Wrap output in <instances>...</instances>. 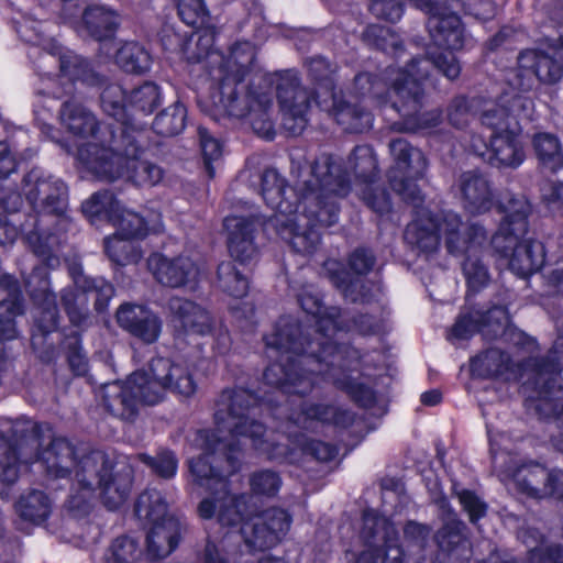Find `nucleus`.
I'll return each instance as SVG.
<instances>
[{
	"label": "nucleus",
	"mask_w": 563,
	"mask_h": 563,
	"mask_svg": "<svg viewBox=\"0 0 563 563\" xmlns=\"http://www.w3.org/2000/svg\"><path fill=\"white\" fill-rule=\"evenodd\" d=\"M404 531L406 539L417 542L420 547L423 545L430 532L428 527L417 522H408Z\"/></svg>",
	"instance_id": "57"
},
{
	"label": "nucleus",
	"mask_w": 563,
	"mask_h": 563,
	"mask_svg": "<svg viewBox=\"0 0 563 563\" xmlns=\"http://www.w3.org/2000/svg\"><path fill=\"white\" fill-rule=\"evenodd\" d=\"M441 399L442 395L438 389H432L421 395V401L427 406H435L441 401Z\"/></svg>",
	"instance_id": "64"
},
{
	"label": "nucleus",
	"mask_w": 563,
	"mask_h": 563,
	"mask_svg": "<svg viewBox=\"0 0 563 563\" xmlns=\"http://www.w3.org/2000/svg\"><path fill=\"white\" fill-rule=\"evenodd\" d=\"M112 144L100 148L90 144L80 151L82 170L102 180L126 178L140 187H153L161 183L163 169L148 161L141 159L140 150L132 133L122 131L121 136L111 132Z\"/></svg>",
	"instance_id": "12"
},
{
	"label": "nucleus",
	"mask_w": 563,
	"mask_h": 563,
	"mask_svg": "<svg viewBox=\"0 0 563 563\" xmlns=\"http://www.w3.org/2000/svg\"><path fill=\"white\" fill-rule=\"evenodd\" d=\"M350 173L355 178L356 194L376 213L390 210V200L385 190L375 186L377 159L369 146H357L349 157L347 167L330 155L319 156L310 169L308 179L302 180L297 205L285 199L284 178L275 169L262 175V196L275 210L267 221L276 233L289 242L294 251L305 255L313 253L320 243L318 224L331 227L338 221L339 209L334 197H344L350 190Z\"/></svg>",
	"instance_id": "2"
},
{
	"label": "nucleus",
	"mask_w": 563,
	"mask_h": 563,
	"mask_svg": "<svg viewBox=\"0 0 563 563\" xmlns=\"http://www.w3.org/2000/svg\"><path fill=\"white\" fill-rule=\"evenodd\" d=\"M277 97L284 128L292 135L300 134L309 121L311 95L299 86L296 71L286 70L278 76Z\"/></svg>",
	"instance_id": "22"
},
{
	"label": "nucleus",
	"mask_w": 563,
	"mask_h": 563,
	"mask_svg": "<svg viewBox=\"0 0 563 563\" xmlns=\"http://www.w3.org/2000/svg\"><path fill=\"white\" fill-rule=\"evenodd\" d=\"M428 77L426 71L408 70L389 67L384 77L378 78L369 74H360L355 77L356 98L367 103L373 99L375 104L385 107L400 114L402 122L399 129L409 132L428 131L437 126L441 120L438 110L420 112L421 87L420 80Z\"/></svg>",
	"instance_id": "10"
},
{
	"label": "nucleus",
	"mask_w": 563,
	"mask_h": 563,
	"mask_svg": "<svg viewBox=\"0 0 563 563\" xmlns=\"http://www.w3.org/2000/svg\"><path fill=\"white\" fill-rule=\"evenodd\" d=\"M199 139L206 169L208 175L213 177L216 170L212 163L218 162L221 158L222 145L203 128L199 129Z\"/></svg>",
	"instance_id": "50"
},
{
	"label": "nucleus",
	"mask_w": 563,
	"mask_h": 563,
	"mask_svg": "<svg viewBox=\"0 0 563 563\" xmlns=\"http://www.w3.org/2000/svg\"><path fill=\"white\" fill-rule=\"evenodd\" d=\"M16 450L12 444L0 435V495L3 498L9 496V486L18 478Z\"/></svg>",
	"instance_id": "44"
},
{
	"label": "nucleus",
	"mask_w": 563,
	"mask_h": 563,
	"mask_svg": "<svg viewBox=\"0 0 563 563\" xmlns=\"http://www.w3.org/2000/svg\"><path fill=\"white\" fill-rule=\"evenodd\" d=\"M371 11L376 18L394 23L402 16L404 8L398 0H372Z\"/></svg>",
	"instance_id": "53"
},
{
	"label": "nucleus",
	"mask_w": 563,
	"mask_h": 563,
	"mask_svg": "<svg viewBox=\"0 0 563 563\" xmlns=\"http://www.w3.org/2000/svg\"><path fill=\"white\" fill-rule=\"evenodd\" d=\"M533 147L543 167L556 172L563 168V152L559 139L551 133H538Z\"/></svg>",
	"instance_id": "38"
},
{
	"label": "nucleus",
	"mask_w": 563,
	"mask_h": 563,
	"mask_svg": "<svg viewBox=\"0 0 563 563\" xmlns=\"http://www.w3.org/2000/svg\"><path fill=\"white\" fill-rule=\"evenodd\" d=\"M313 453L319 460H328L334 455V450L325 443L318 442L312 446Z\"/></svg>",
	"instance_id": "63"
},
{
	"label": "nucleus",
	"mask_w": 563,
	"mask_h": 563,
	"mask_svg": "<svg viewBox=\"0 0 563 563\" xmlns=\"http://www.w3.org/2000/svg\"><path fill=\"white\" fill-rule=\"evenodd\" d=\"M58 119L60 125L75 139H91V141L78 148L77 159L81 168L80 151L86 150L90 144H98L100 148H109L112 144L111 132L117 135V132L111 126H104L101 130L96 115L75 99L66 100L60 106Z\"/></svg>",
	"instance_id": "21"
},
{
	"label": "nucleus",
	"mask_w": 563,
	"mask_h": 563,
	"mask_svg": "<svg viewBox=\"0 0 563 563\" xmlns=\"http://www.w3.org/2000/svg\"><path fill=\"white\" fill-rule=\"evenodd\" d=\"M82 212L90 220L107 219L117 228V232L128 238L143 239L148 233L163 229L159 213L152 212L148 219L124 209L112 194L97 192L82 203Z\"/></svg>",
	"instance_id": "17"
},
{
	"label": "nucleus",
	"mask_w": 563,
	"mask_h": 563,
	"mask_svg": "<svg viewBox=\"0 0 563 563\" xmlns=\"http://www.w3.org/2000/svg\"><path fill=\"white\" fill-rule=\"evenodd\" d=\"M361 539L364 549L355 563H402L404 552L398 543L397 530L375 510L364 512Z\"/></svg>",
	"instance_id": "18"
},
{
	"label": "nucleus",
	"mask_w": 563,
	"mask_h": 563,
	"mask_svg": "<svg viewBox=\"0 0 563 563\" xmlns=\"http://www.w3.org/2000/svg\"><path fill=\"white\" fill-rule=\"evenodd\" d=\"M117 63L125 71L143 74L152 66V56L136 42L123 44L117 52Z\"/></svg>",
	"instance_id": "36"
},
{
	"label": "nucleus",
	"mask_w": 563,
	"mask_h": 563,
	"mask_svg": "<svg viewBox=\"0 0 563 563\" xmlns=\"http://www.w3.org/2000/svg\"><path fill=\"white\" fill-rule=\"evenodd\" d=\"M389 148L395 159V168L389 174L390 186L405 201L418 208L407 225L405 240L419 251L431 254L439 249L443 238L450 253L466 255L463 272L468 287L472 290L484 287L489 276L478 257L486 240L483 229L466 227L453 211L433 216L427 208L419 207L422 198L416 180L423 176L428 166L423 153L402 139L390 142Z\"/></svg>",
	"instance_id": "4"
},
{
	"label": "nucleus",
	"mask_w": 563,
	"mask_h": 563,
	"mask_svg": "<svg viewBox=\"0 0 563 563\" xmlns=\"http://www.w3.org/2000/svg\"><path fill=\"white\" fill-rule=\"evenodd\" d=\"M218 288L229 297L240 299L249 291V279L232 262H223L218 267Z\"/></svg>",
	"instance_id": "40"
},
{
	"label": "nucleus",
	"mask_w": 563,
	"mask_h": 563,
	"mask_svg": "<svg viewBox=\"0 0 563 563\" xmlns=\"http://www.w3.org/2000/svg\"><path fill=\"white\" fill-rule=\"evenodd\" d=\"M69 365L73 368L74 373L77 375H82L87 371V361L85 355H82L79 351L75 350L68 355Z\"/></svg>",
	"instance_id": "60"
},
{
	"label": "nucleus",
	"mask_w": 563,
	"mask_h": 563,
	"mask_svg": "<svg viewBox=\"0 0 563 563\" xmlns=\"http://www.w3.org/2000/svg\"><path fill=\"white\" fill-rule=\"evenodd\" d=\"M563 362V336H560L554 343L552 351L545 361L527 363L522 367L520 378L528 377L523 382L525 393L529 389H537L539 404L537 409L543 413H550L563 420V405L559 404V398H552L553 388L558 383L560 372L559 363Z\"/></svg>",
	"instance_id": "19"
},
{
	"label": "nucleus",
	"mask_w": 563,
	"mask_h": 563,
	"mask_svg": "<svg viewBox=\"0 0 563 563\" xmlns=\"http://www.w3.org/2000/svg\"><path fill=\"white\" fill-rule=\"evenodd\" d=\"M324 269L329 275L331 282L341 289L345 298L352 301H357L358 297L355 295V288L358 285V279L353 277L350 272L342 268V265L335 260H329L324 263Z\"/></svg>",
	"instance_id": "45"
},
{
	"label": "nucleus",
	"mask_w": 563,
	"mask_h": 563,
	"mask_svg": "<svg viewBox=\"0 0 563 563\" xmlns=\"http://www.w3.org/2000/svg\"><path fill=\"white\" fill-rule=\"evenodd\" d=\"M309 70L316 78H325L331 73L330 64L323 57H314L309 63Z\"/></svg>",
	"instance_id": "59"
},
{
	"label": "nucleus",
	"mask_w": 563,
	"mask_h": 563,
	"mask_svg": "<svg viewBox=\"0 0 563 563\" xmlns=\"http://www.w3.org/2000/svg\"><path fill=\"white\" fill-rule=\"evenodd\" d=\"M300 410L292 411L289 416V420H291L295 424L300 426L301 428H309V422L312 420L325 421L332 415L333 408L323 405H307L305 401L300 399L299 401Z\"/></svg>",
	"instance_id": "46"
},
{
	"label": "nucleus",
	"mask_w": 563,
	"mask_h": 563,
	"mask_svg": "<svg viewBox=\"0 0 563 563\" xmlns=\"http://www.w3.org/2000/svg\"><path fill=\"white\" fill-rule=\"evenodd\" d=\"M135 514L141 520L152 523L147 534V551L153 559H163L178 545L181 523L167 515V504L158 490L144 492L135 505Z\"/></svg>",
	"instance_id": "15"
},
{
	"label": "nucleus",
	"mask_w": 563,
	"mask_h": 563,
	"mask_svg": "<svg viewBox=\"0 0 563 563\" xmlns=\"http://www.w3.org/2000/svg\"><path fill=\"white\" fill-rule=\"evenodd\" d=\"M213 36L211 33L198 37L197 45L202 48L197 58H208L212 64H220L212 68L210 75L220 81V99L218 111L233 119L247 118L254 132L263 139L274 137V123L269 114L273 99L267 92L255 93L249 91L241 96L238 86L245 78L255 56L254 46L250 42L236 43L227 58L220 52L212 49Z\"/></svg>",
	"instance_id": "8"
},
{
	"label": "nucleus",
	"mask_w": 563,
	"mask_h": 563,
	"mask_svg": "<svg viewBox=\"0 0 563 563\" xmlns=\"http://www.w3.org/2000/svg\"><path fill=\"white\" fill-rule=\"evenodd\" d=\"M47 474L73 482L68 505L74 511H85L97 500L109 509H118L129 498L133 471L125 462L114 465L101 451L79 455L64 438H55L37 457Z\"/></svg>",
	"instance_id": "5"
},
{
	"label": "nucleus",
	"mask_w": 563,
	"mask_h": 563,
	"mask_svg": "<svg viewBox=\"0 0 563 563\" xmlns=\"http://www.w3.org/2000/svg\"><path fill=\"white\" fill-rule=\"evenodd\" d=\"M349 264L351 271H353L355 275H364L372 269L374 265V257L366 250H356L352 253Z\"/></svg>",
	"instance_id": "55"
},
{
	"label": "nucleus",
	"mask_w": 563,
	"mask_h": 563,
	"mask_svg": "<svg viewBox=\"0 0 563 563\" xmlns=\"http://www.w3.org/2000/svg\"><path fill=\"white\" fill-rule=\"evenodd\" d=\"M117 321L122 329L148 344L156 342L162 333V319L143 305H121L117 311Z\"/></svg>",
	"instance_id": "26"
},
{
	"label": "nucleus",
	"mask_w": 563,
	"mask_h": 563,
	"mask_svg": "<svg viewBox=\"0 0 563 563\" xmlns=\"http://www.w3.org/2000/svg\"><path fill=\"white\" fill-rule=\"evenodd\" d=\"M101 107L108 115L118 121V126L112 128L117 136H121L122 131L132 133L128 125V93L121 85L111 82L102 89Z\"/></svg>",
	"instance_id": "33"
},
{
	"label": "nucleus",
	"mask_w": 563,
	"mask_h": 563,
	"mask_svg": "<svg viewBox=\"0 0 563 563\" xmlns=\"http://www.w3.org/2000/svg\"><path fill=\"white\" fill-rule=\"evenodd\" d=\"M197 385L186 363L165 357L151 361L150 372H134L125 382H112L102 387L107 410L122 419L132 418L139 404L155 405L166 390L184 397L196 393Z\"/></svg>",
	"instance_id": "9"
},
{
	"label": "nucleus",
	"mask_w": 563,
	"mask_h": 563,
	"mask_svg": "<svg viewBox=\"0 0 563 563\" xmlns=\"http://www.w3.org/2000/svg\"><path fill=\"white\" fill-rule=\"evenodd\" d=\"M140 457L162 477L170 478L177 473L178 461L172 451L162 450L155 457L145 454Z\"/></svg>",
	"instance_id": "49"
},
{
	"label": "nucleus",
	"mask_w": 563,
	"mask_h": 563,
	"mask_svg": "<svg viewBox=\"0 0 563 563\" xmlns=\"http://www.w3.org/2000/svg\"><path fill=\"white\" fill-rule=\"evenodd\" d=\"M136 240L115 232L104 240L106 253L113 263L121 266L137 263L142 257V251Z\"/></svg>",
	"instance_id": "35"
},
{
	"label": "nucleus",
	"mask_w": 563,
	"mask_h": 563,
	"mask_svg": "<svg viewBox=\"0 0 563 563\" xmlns=\"http://www.w3.org/2000/svg\"><path fill=\"white\" fill-rule=\"evenodd\" d=\"M378 31L382 34V42H379L378 45L384 51H387L388 48L397 51L401 46L399 38L389 30L379 29Z\"/></svg>",
	"instance_id": "61"
},
{
	"label": "nucleus",
	"mask_w": 563,
	"mask_h": 563,
	"mask_svg": "<svg viewBox=\"0 0 563 563\" xmlns=\"http://www.w3.org/2000/svg\"><path fill=\"white\" fill-rule=\"evenodd\" d=\"M147 266L159 284L173 288L194 282L199 275L198 267L186 256L168 258L154 253L148 257Z\"/></svg>",
	"instance_id": "27"
},
{
	"label": "nucleus",
	"mask_w": 563,
	"mask_h": 563,
	"mask_svg": "<svg viewBox=\"0 0 563 563\" xmlns=\"http://www.w3.org/2000/svg\"><path fill=\"white\" fill-rule=\"evenodd\" d=\"M16 164L5 142H0V178H5L15 170Z\"/></svg>",
	"instance_id": "56"
},
{
	"label": "nucleus",
	"mask_w": 563,
	"mask_h": 563,
	"mask_svg": "<svg viewBox=\"0 0 563 563\" xmlns=\"http://www.w3.org/2000/svg\"><path fill=\"white\" fill-rule=\"evenodd\" d=\"M257 222L258 219L253 217L229 216L224 219L230 255L241 264L252 262L258 254L254 241Z\"/></svg>",
	"instance_id": "25"
},
{
	"label": "nucleus",
	"mask_w": 563,
	"mask_h": 563,
	"mask_svg": "<svg viewBox=\"0 0 563 563\" xmlns=\"http://www.w3.org/2000/svg\"><path fill=\"white\" fill-rule=\"evenodd\" d=\"M75 284L78 289L65 290L62 300L70 322L76 327H81L88 317V302L93 300L96 310L102 311L113 297L114 289L101 277L79 276L75 278Z\"/></svg>",
	"instance_id": "23"
},
{
	"label": "nucleus",
	"mask_w": 563,
	"mask_h": 563,
	"mask_svg": "<svg viewBox=\"0 0 563 563\" xmlns=\"http://www.w3.org/2000/svg\"><path fill=\"white\" fill-rule=\"evenodd\" d=\"M563 75V37L556 45H550L547 52L536 49L523 51L518 56V73L511 86L520 91H528L532 87L533 78L541 82L554 84Z\"/></svg>",
	"instance_id": "20"
},
{
	"label": "nucleus",
	"mask_w": 563,
	"mask_h": 563,
	"mask_svg": "<svg viewBox=\"0 0 563 563\" xmlns=\"http://www.w3.org/2000/svg\"><path fill=\"white\" fill-rule=\"evenodd\" d=\"M460 189L467 212L481 214L493 208L494 196L484 176L473 172L464 173L460 178Z\"/></svg>",
	"instance_id": "31"
},
{
	"label": "nucleus",
	"mask_w": 563,
	"mask_h": 563,
	"mask_svg": "<svg viewBox=\"0 0 563 563\" xmlns=\"http://www.w3.org/2000/svg\"><path fill=\"white\" fill-rule=\"evenodd\" d=\"M531 101L518 93H504L498 103L487 107L481 121L489 132L486 136H473L471 150L478 156L486 157L496 167L516 168L525 161L521 143L512 129L517 117Z\"/></svg>",
	"instance_id": "11"
},
{
	"label": "nucleus",
	"mask_w": 563,
	"mask_h": 563,
	"mask_svg": "<svg viewBox=\"0 0 563 563\" xmlns=\"http://www.w3.org/2000/svg\"><path fill=\"white\" fill-rule=\"evenodd\" d=\"M463 525L460 521L451 520L442 530L437 534V542L439 547L449 552H453L455 545H466L467 541L462 538L461 529Z\"/></svg>",
	"instance_id": "51"
},
{
	"label": "nucleus",
	"mask_w": 563,
	"mask_h": 563,
	"mask_svg": "<svg viewBox=\"0 0 563 563\" xmlns=\"http://www.w3.org/2000/svg\"><path fill=\"white\" fill-rule=\"evenodd\" d=\"M298 301L302 310L316 319L314 339H309L310 332L303 334L292 318H282L274 332L264 338L266 346L280 354L279 362L266 368L265 380L285 394L303 396L312 390L321 376L345 389L363 406L371 404L374 396L369 388L350 377H341L347 371H357L360 355L355 349L338 346L333 342V336L342 329L336 321L340 310L335 307L323 309L312 285L301 289Z\"/></svg>",
	"instance_id": "3"
},
{
	"label": "nucleus",
	"mask_w": 563,
	"mask_h": 563,
	"mask_svg": "<svg viewBox=\"0 0 563 563\" xmlns=\"http://www.w3.org/2000/svg\"><path fill=\"white\" fill-rule=\"evenodd\" d=\"M459 499L465 511H467L472 522H475L485 515L486 506L472 492H461Z\"/></svg>",
	"instance_id": "54"
},
{
	"label": "nucleus",
	"mask_w": 563,
	"mask_h": 563,
	"mask_svg": "<svg viewBox=\"0 0 563 563\" xmlns=\"http://www.w3.org/2000/svg\"><path fill=\"white\" fill-rule=\"evenodd\" d=\"M475 100L468 101L464 97L455 98L449 108V120L456 128H462L473 117Z\"/></svg>",
	"instance_id": "52"
},
{
	"label": "nucleus",
	"mask_w": 563,
	"mask_h": 563,
	"mask_svg": "<svg viewBox=\"0 0 563 563\" xmlns=\"http://www.w3.org/2000/svg\"><path fill=\"white\" fill-rule=\"evenodd\" d=\"M416 8L429 14L428 31L431 44L426 59H413L409 70L426 71L432 64L448 79H455L461 73V66L454 53L462 49L467 37L460 18L448 9V0H410Z\"/></svg>",
	"instance_id": "13"
},
{
	"label": "nucleus",
	"mask_w": 563,
	"mask_h": 563,
	"mask_svg": "<svg viewBox=\"0 0 563 563\" xmlns=\"http://www.w3.org/2000/svg\"><path fill=\"white\" fill-rule=\"evenodd\" d=\"M509 357L497 349H490L471 361V372L478 377H492L508 371Z\"/></svg>",
	"instance_id": "39"
},
{
	"label": "nucleus",
	"mask_w": 563,
	"mask_h": 563,
	"mask_svg": "<svg viewBox=\"0 0 563 563\" xmlns=\"http://www.w3.org/2000/svg\"><path fill=\"white\" fill-rule=\"evenodd\" d=\"M254 397L245 389H227L220 395L214 413L216 430H200L195 445L202 451L198 460L190 459L189 471L194 483L211 492L199 506V516L212 518L216 512L222 526L240 527V533L252 549L264 550L277 544L290 528V516L283 509H269L256 516L246 512V495L232 496L228 492L227 476L235 473L240 456L250 444L268 455L277 452L262 437L265 428L253 417L257 409L251 407Z\"/></svg>",
	"instance_id": "1"
},
{
	"label": "nucleus",
	"mask_w": 563,
	"mask_h": 563,
	"mask_svg": "<svg viewBox=\"0 0 563 563\" xmlns=\"http://www.w3.org/2000/svg\"><path fill=\"white\" fill-rule=\"evenodd\" d=\"M140 550L135 541L128 537L118 538L113 541L108 563H135Z\"/></svg>",
	"instance_id": "48"
},
{
	"label": "nucleus",
	"mask_w": 563,
	"mask_h": 563,
	"mask_svg": "<svg viewBox=\"0 0 563 563\" xmlns=\"http://www.w3.org/2000/svg\"><path fill=\"white\" fill-rule=\"evenodd\" d=\"M508 311L501 306L493 307L485 316H482L479 312L470 316L462 314L453 325L449 339L466 340L477 331H482L484 335H496L508 324Z\"/></svg>",
	"instance_id": "28"
},
{
	"label": "nucleus",
	"mask_w": 563,
	"mask_h": 563,
	"mask_svg": "<svg viewBox=\"0 0 563 563\" xmlns=\"http://www.w3.org/2000/svg\"><path fill=\"white\" fill-rule=\"evenodd\" d=\"M82 19L88 33L97 41L110 40L118 25L117 14L102 5L88 8Z\"/></svg>",
	"instance_id": "34"
},
{
	"label": "nucleus",
	"mask_w": 563,
	"mask_h": 563,
	"mask_svg": "<svg viewBox=\"0 0 563 563\" xmlns=\"http://www.w3.org/2000/svg\"><path fill=\"white\" fill-rule=\"evenodd\" d=\"M38 278V290L43 295L45 307L36 313L35 329L32 333V345L37 347L42 343V339L54 331L57 327V308L55 298L48 292V279L46 272L42 267H36L26 280V286L30 288L32 296L36 297V289L32 288L35 279Z\"/></svg>",
	"instance_id": "30"
},
{
	"label": "nucleus",
	"mask_w": 563,
	"mask_h": 563,
	"mask_svg": "<svg viewBox=\"0 0 563 563\" xmlns=\"http://www.w3.org/2000/svg\"><path fill=\"white\" fill-rule=\"evenodd\" d=\"M317 104L331 114L347 132H363L373 124L371 112L358 109L357 103L345 102L338 98L330 84H322L317 90Z\"/></svg>",
	"instance_id": "24"
},
{
	"label": "nucleus",
	"mask_w": 563,
	"mask_h": 563,
	"mask_svg": "<svg viewBox=\"0 0 563 563\" xmlns=\"http://www.w3.org/2000/svg\"><path fill=\"white\" fill-rule=\"evenodd\" d=\"M43 29L42 22L25 16L16 25V32L21 38L33 45L42 46L45 51L41 55L37 66L41 86L37 88L34 102V120L44 135L70 152L69 146L55 135V131L49 124L53 119V110L56 107V99L75 92L80 93L79 86L99 85L101 79L89 68L84 58L70 51H65L56 44L55 40L45 37L42 34Z\"/></svg>",
	"instance_id": "7"
},
{
	"label": "nucleus",
	"mask_w": 563,
	"mask_h": 563,
	"mask_svg": "<svg viewBox=\"0 0 563 563\" xmlns=\"http://www.w3.org/2000/svg\"><path fill=\"white\" fill-rule=\"evenodd\" d=\"M178 14L187 24L198 30L199 37L211 33L214 37V31L209 25V15L202 0H177Z\"/></svg>",
	"instance_id": "43"
},
{
	"label": "nucleus",
	"mask_w": 563,
	"mask_h": 563,
	"mask_svg": "<svg viewBox=\"0 0 563 563\" xmlns=\"http://www.w3.org/2000/svg\"><path fill=\"white\" fill-rule=\"evenodd\" d=\"M186 118V107L180 102H176L155 118L153 129L159 135L174 136L185 129Z\"/></svg>",
	"instance_id": "42"
},
{
	"label": "nucleus",
	"mask_w": 563,
	"mask_h": 563,
	"mask_svg": "<svg viewBox=\"0 0 563 563\" xmlns=\"http://www.w3.org/2000/svg\"><path fill=\"white\" fill-rule=\"evenodd\" d=\"M15 508L24 520L41 523L49 515L51 501L43 492L33 490L26 496H22Z\"/></svg>",
	"instance_id": "41"
},
{
	"label": "nucleus",
	"mask_w": 563,
	"mask_h": 563,
	"mask_svg": "<svg viewBox=\"0 0 563 563\" xmlns=\"http://www.w3.org/2000/svg\"><path fill=\"white\" fill-rule=\"evenodd\" d=\"M250 485L255 495L272 497L280 489L282 479L277 473L264 470L251 476Z\"/></svg>",
	"instance_id": "47"
},
{
	"label": "nucleus",
	"mask_w": 563,
	"mask_h": 563,
	"mask_svg": "<svg viewBox=\"0 0 563 563\" xmlns=\"http://www.w3.org/2000/svg\"><path fill=\"white\" fill-rule=\"evenodd\" d=\"M488 438L494 465L499 468V476L504 482H514L519 490L536 498L545 496H555L563 498V472L548 473L545 468L539 465L514 467L507 465L503 467L499 459H503L500 442L505 434L493 433L488 429Z\"/></svg>",
	"instance_id": "16"
},
{
	"label": "nucleus",
	"mask_w": 563,
	"mask_h": 563,
	"mask_svg": "<svg viewBox=\"0 0 563 563\" xmlns=\"http://www.w3.org/2000/svg\"><path fill=\"white\" fill-rule=\"evenodd\" d=\"M506 213L492 244L503 257H508L509 268L519 277H528L539 271L544 263V247L534 240L519 241L527 233V217L530 206L523 197H514L507 206L499 207Z\"/></svg>",
	"instance_id": "14"
},
{
	"label": "nucleus",
	"mask_w": 563,
	"mask_h": 563,
	"mask_svg": "<svg viewBox=\"0 0 563 563\" xmlns=\"http://www.w3.org/2000/svg\"><path fill=\"white\" fill-rule=\"evenodd\" d=\"M472 12L477 19L488 20L495 15L496 7L490 0H479L473 4Z\"/></svg>",
	"instance_id": "58"
},
{
	"label": "nucleus",
	"mask_w": 563,
	"mask_h": 563,
	"mask_svg": "<svg viewBox=\"0 0 563 563\" xmlns=\"http://www.w3.org/2000/svg\"><path fill=\"white\" fill-rule=\"evenodd\" d=\"M170 323L179 334L205 335L211 330L209 313L195 302L181 298H172L168 303Z\"/></svg>",
	"instance_id": "29"
},
{
	"label": "nucleus",
	"mask_w": 563,
	"mask_h": 563,
	"mask_svg": "<svg viewBox=\"0 0 563 563\" xmlns=\"http://www.w3.org/2000/svg\"><path fill=\"white\" fill-rule=\"evenodd\" d=\"M24 194L34 209L44 212L38 219L30 216L26 223L18 228L20 220L14 214L22 205L19 192L9 184L0 181V208L12 214L8 220L7 216L0 214V244L13 243L20 233L24 234L26 243L33 252L43 257L48 266H53L57 258L51 256L53 246L57 239L46 232L42 225L51 223V218H58L59 230H66L69 223L68 190L64 181L41 169H32L24 178Z\"/></svg>",
	"instance_id": "6"
},
{
	"label": "nucleus",
	"mask_w": 563,
	"mask_h": 563,
	"mask_svg": "<svg viewBox=\"0 0 563 563\" xmlns=\"http://www.w3.org/2000/svg\"><path fill=\"white\" fill-rule=\"evenodd\" d=\"M206 563H225L223 558L220 555L217 545L212 542H208L205 550Z\"/></svg>",
	"instance_id": "62"
},
{
	"label": "nucleus",
	"mask_w": 563,
	"mask_h": 563,
	"mask_svg": "<svg viewBox=\"0 0 563 563\" xmlns=\"http://www.w3.org/2000/svg\"><path fill=\"white\" fill-rule=\"evenodd\" d=\"M162 103V91L158 85L146 81L128 93V109L143 114H151Z\"/></svg>",
	"instance_id": "37"
},
{
	"label": "nucleus",
	"mask_w": 563,
	"mask_h": 563,
	"mask_svg": "<svg viewBox=\"0 0 563 563\" xmlns=\"http://www.w3.org/2000/svg\"><path fill=\"white\" fill-rule=\"evenodd\" d=\"M0 288L7 292V298L0 301V340H13L18 336L14 319L23 312L20 288L9 274L1 275Z\"/></svg>",
	"instance_id": "32"
}]
</instances>
